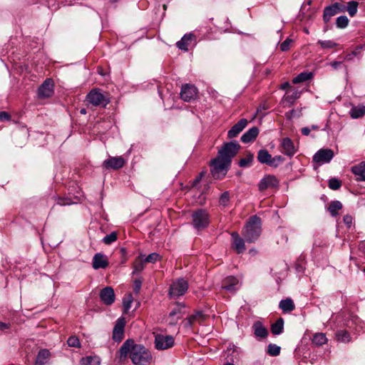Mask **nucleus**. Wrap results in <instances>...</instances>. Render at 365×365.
Listing matches in <instances>:
<instances>
[{
    "label": "nucleus",
    "instance_id": "f257e3e1",
    "mask_svg": "<svg viewBox=\"0 0 365 365\" xmlns=\"http://www.w3.org/2000/svg\"><path fill=\"white\" fill-rule=\"evenodd\" d=\"M120 359H125L128 355L135 365H148L153 357L150 351L140 344H135L133 339H127L119 350Z\"/></svg>",
    "mask_w": 365,
    "mask_h": 365
},
{
    "label": "nucleus",
    "instance_id": "f03ea898",
    "mask_svg": "<svg viewBox=\"0 0 365 365\" xmlns=\"http://www.w3.org/2000/svg\"><path fill=\"white\" fill-rule=\"evenodd\" d=\"M261 219L254 215L245 226L242 235L247 242H254L261 234Z\"/></svg>",
    "mask_w": 365,
    "mask_h": 365
},
{
    "label": "nucleus",
    "instance_id": "7ed1b4c3",
    "mask_svg": "<svg viewBox=\"0 0 365 365\" xmlns=\"http://www.w3.org/2000/svg\"><path fill=\"white\" fill-rule=\"evenodd\" d=\"M86 101L93 106L105 108L110 103V98L101 89L93 88L87 94Z\"/></svg>",
    "mask_w": 365,
    "mask_h": 365
},
{
    "label": "nucleus",
    "instance_id": "20e7f679",
    "mask_svg": "<svg viewBox=\"0 0 365 365\" xmlns=\"http://www.w3.org/2000/svg\"><path fill=\"white\" fill-rule=\"evenodd\" d=\"M230 165L229 162L217 156L211 162V173L215 179H221L225 176Z\"/></svg>",
    "mask_w": 365,
    "mask_h": 365
},
{
    "label": "nucleus",
    "instance_id": "39448f33",
    "mask_svg": "<svg viewBox=\"0 0 365 365\" xmlns=\"http://www.w3.org/2000/svg\"><path fill=\"white\" fill-rule=\"evenodd\" d=\"M240 145L237 141L225 143L218 150L217 156L231 163L232 158L237 153Z\"/></svg>",
    "mask_w": 365,
    "mask_h": 365
},
{
    "label": "nucleus",
    "instance_id": "423d86ee",
    "mask_svg": "<svg viewBox=\"0 0 365 365\" xmlns=\"http://www.w3.org/2000/svg\"><path fill=\"white\" fill-rule=\"evenodd\" d=\"M192 224L197 230L206 228L210 223V216L208 212L202 209H198L194 211L192 215Z\"/></svg>",
    "mask_w": 365,
    "mask_h": 365
},
{
    "label": "nucleus",
    "instance_id": "0eeeda50",
    "mask_svg": "<svg viewBox=\"0 0 365 365\" xmlns=\"http://www.w3.org/2000/svg\"><path fill=\"white\" fill-rule=\"evenodd\" d=\"M188 289L187 281L183 278L178 279L170 285L169 296L170 298H178L183 295Z\"/></svg>",
    "mask_w": 365,
    "mask_h": 365
},
{
    "label": "nucleus",
    "instance_id": "6e6552de",
    "mask_svg": "<svg viewBox=\"0 0 365 365\" xmlns=\"http://www.w3.org/2000/svg\"><path fill=\"white\" fill-rule=\"evenodd\" d=\"M197 93L198 91L195 86L185 83L181 87L180 98L185 102H190L197 98Z\"/></svg>",
    "mask_w": 365,
    "mask_h": 365
},
{
    "label": "nucleus",
    "instance_id": "1a4fd4ad",
    "mask_svg": "<svg viewBox=\"0 0 365 365\" xmlns=\"http://www.w3.org/2000/svg\"><path fill=\"white\" fill-rule=\"evenodd\" d=\"M54 82L51 78H46L38 89V96L41 99L51 97L54 92Z\"/></svg>",
    "mask_w": 365,
    "mask_h": 365
},
{
    "label": "nucleus",
    "instance_id": "9d476101",
    "mask_svg": "<svg viewBox=\"0 0 365 365\" xmlns=\"http://www.w3.org/2000/svg\"><path fill=\"white\" fill-rule=\"evenodd\" d=\"M174 345V338L170 335L158 334L155 338V346L158 350H165Z\"/></svg>",
    "mask_w": 365,
    "mask_h": 365
},
{
    "label": "nucleus",
    "instance_id": "9b49d317",
    "mask_svg": "<svg viewBox=\"0 0 365 365\" xmlns=\"http://www.w3.org/2000/svg\"><path fill=\"white\" fill-rule=\"evenodd\" d=\"M334 152L329 148H322L319 150L313 156L314 162L319 164H325L329 163L334 158Z\"/></svg>",
    "mask_w": 365,
    "mask_h": 365
},
{
    "label": "nucleus",
    "instance_id": "f8f14e48",
    "mask_svg": "<svg viewBox=\"0 0 365 365\" xmlns=\"http://www.w3.org/2000/svg\"><path fill=\"white\" fill-rule=\"evenodd\" d=\"M185 314V306L182 303H176L174 308L170 311L169 314V318L170 319V324H176L178 321L182 318Z\"/></svg>",
    "mask_w": 365,
    "mask_h": 365
},
{
    "label": "nucleus",
    "instance_id": "ddd939ff",
    "mask_svg": "<svg viewBox=\"0 0 365 365\" xmlns=\"http://www.w3.org/2000/svg\"><path fill=\"white\" fill-rule=\"evenodd\" d=\"M125 326V320L123 317L117 319L113 330V339L118 342L122 341L124 336V328Z\"/></svg>",
    "mask_w": 365,
    "mask_h": 365
},
{
    "label": "nucleus",
    "instance_id": "4468645a",
    "mask_svg": "<svg viewBox=\"0 0 365 365\" xmlns=\"http://www.w3.org/2000/svg\"><path fill=\"white\" fill-rule=\"evenodd\" d=\"M279 180L274 175H268L263 178L259 182L258 187L260 191H264L268 188H274L278 187Z\"/></svg>",
    "mask_w": 365,
    "mask_h": 365
},
{
    "label": "nucleus",
    "instance_id": "2eb2a0df",
    "mask_svg": "<svg viewBox=\"0 0 365 365\" xmlns=\"http://www.w3.org/2000/svg\"><path fill=\"white\" fill-rule=\"evenodd\" d=\"M101 302L106 305H111L115 301L114 290L111 287H106L99 293Z\"/></svg>",
    "mask_w": 365,
    "mask_h": 365
},
{
    "label": "nucleus",
    "instance_id": "dca6fc26",
    "mask_svg": "<svg viewBox=\"0 0 365 365\" xmlns=\"http://www.w3.org/2000/svg\"><path fill=\"white\" fill-rule=\"evenodd\" d=\"M125 160L123 157H111L103 162V166L106 169H119L125 165Z\"/></svg>",
    "mask_w": 365,
    "mask_h": 365
},
{
    "label": "nucleus",
    "instance_id": "f3484780",
    "mask_svg": "<svg viewBox=\"0 0 365 365\" xmlns=\"http://www.w3.org/2000/svg\"><path fill=\"white\" fill-rule=\"evenodd\" d=\"M281 147L282 148V152L289 157L293 156L296 153L294 143L289 138L282 139L281 142Z\"/></svg>",
    "mask_w": 365,
    "mask_h": 365
},
{
    "label": "nucleus",
    "instance_id": "a211bd4d",
    "mask_svg": "<svg viewBox=\"0 0 365 365\" xmlns=\"http://www.w3.org/2000/svg\"><path fill=\"white\" fill-rule=\"evenodd\" d=\"M108 265V261L106 255L97 253L93 258V267L95 269H105Z\"/></svg>",
    "mask_w": 365,
    "mask_h": 365
},
{
    "label": "nucleus",
    "instance_id": "6ab92c4d",
    "mask_svg": "<svg viewBox=\"0 0 365 365\" xmlns=\"http://www.w3.org/2000/svg\"><path fill=\"white\" fill-rule=\"evenodd\" d=\"M247 120L245 118H242L234 125L227 133L229 138H233L236 137L242 130L247 126Z\"/></svg>",
    "mask_w": 365,
    "mask_h": 365
},
{
    "label": "nucleus",
    "instance_id": "aec40b11",
    "mask_svg": "<svg viewBox=\"0 0 365 365\" xmlns=\"http://www.w3.org/2000/svg\"><path fill=\"white\" fill-rule=\"evenodd\" d=\"M51 354L48 349H40L36 355L35 365H46L48 363Z\"/></svg>",
    "mask_w": 365,
    "mask_h": 365
},
{
    "label": "nucleus",
    "instance_id": "412c9836",
    "mask_svg": "<svg viewBox=\"0 0 365 365\" xmlns=\"http://www.w3.org/2000/svg\"><path fill=\"white\" fill-rule=\"evenodd\" d=\"M351 170L357 181H365V162L352 166Z\"/></svg>",
    "mask_w": 365,
    "mask_h": 365
},
{
    "label": "nucleus",
    "instance_id": "4be33fe9",
    "mask_svg": "<svg viewBox=\"0 0 365 365\" xmlns=\"http://www.w3.org/2000/svg\"><path fill=\"white\" fill-rule=\"evenodd\" d=\"M254 334L257 338L264 339L268 335L267 329L263 326L262 323L259 321L255 322L252 325Z\"/></svg>",
    "mask_w": 365,
    "mask_h": 365
},
{
    "label": "nucleus",
    "instance_id": "5701e85b",
    "mask_svg": "<svg viewBox=\"0 0 365 365\" xmlns=\"http://www.w3.org/2000/svg\"><path fill=\"white\" fill-rule=\"evenodd\" d=\"M232 239L233 240V247L237 253H242L245 250V241L242 239L238 233L232 232L231 234Z\"/></svg>",
    "mask_w": 365,
    "mask_h": 365
},
{
    "label": "nucleus",
    "instance_id": "b1692460",
    "mask_svg": "<svg viewBox=\"0 0 365 365\" xmlns=\"http://www.w3.org/2000/svg\"><path fill=\"white\" fill-rule=\"evenodd\" d=\"M259 134V129L257 127H252L245 132L241 137L242 142L245 143L254 140Z\"/></svg>",
    "mask_w": 365,
    "mask_h": 365
},
{
    "label": "nucleus",
    "instance_id": "393cba45",
    "mask_svg": "<svg viewBox=\"0 0 365 365\" xmlns=\"http://www.w3.org/2000/svg\"><path fill=\"white\" fill-rule=\"evenodd\" d=\"M238 284V279L232 276L227 277L223 281L222 288L229 292L235 290V286Z\"/></svg>",
    "mask_w": 365,
    "mask_h": 365
},
{
    "label": "nucleus",
    "instance_id": "a878e982",
    "mask_svg": "<svg viewBox=\"0 0 365 365\" xmlns=\"http://www.w3.org/2000/svg\"><path fill=\"white\" fill-rule=\"evenodd\" d=\"M193 35L191 34H185L180 41H178L177 47L182 51H187L188 50V45L193 38Z\"/></svg>",
    "mask_w": 365,
    "mask_h": 365
},
{
    "label": "nucleus",
    "instance_id": "bb28decb",
    "mask_svg": "<svg viewBox=\"0 0 365 365\" xmlns=\"http://www.w3.org/2000/svg\"><path fill=\"white\" fill-rule=\"evenodd\" d=\"M350 116L353 119L359 118L365 115V106L359 105L353 106L349 111Z\"/></svg>",
    "mask_w": 365,
    "mask_h": 365
},
{
    "label": "nucleus",
    "instance_id": "cd10ccee",
    "mask_svg": "<svg viewBox=\"0 0 365 365\" xmlns=\"http://www.w3.org/2000/svg\"><path fill=\"white\" fill-rule=\"evenodd\" d=\"M279 307L284 312H290L295 308L293 301L289 298L281 300Z\"/></svg>",
    "mask_w": 365,
    "mask_h": 365
},
{
    "label": "nucleus",
    "instance_id": "c85d7f7f",
    "mask_svg": "<svg viewBox=\"0 0 365 365\" xmlns=\"http://www.w3.org/2000/svg\"><path fill=\"white\" fill-rule=\"evenodd\" d=\"M272 155L265 149L259 150L257 154V160L260 163L269 165Z\"/></svg>",
    "mask_w": 365,
    "mask_h": 365
},
{
    "label": "nucleus",
    "instance_id": "c756f323",
    "mask_svg": "<svg viewBox=\"0 0 365 365\" xmlns=\"http://www.w3.org/2000/svg\"><path fill=\"white\" fill-rule=\"evenodd\" d=\"M342 208V204L339 200L331 201L329 205L328 210L331 215L335 217L338 215V212Z\"/></svg>",
    "mask_w": 365,
    "mask_h": 365
},
{
    "label": "nucleus",
    "instance_id": "7c9ffc66",
    "mask_svg": "<svg viewBox=\"0 0 365 365\" xmlns=\"http://www.w3.org/2000/svg\"><path fill=\"white\" fill-rule=\"evenodd\" d=\"M283 329L284 320L282 318L278 319L271 327L272 333L274 335L280 334L283 331Z\"/></svg>",
    "mask_w": 365,
    "mask_h": 365
},
{
    "label": "nucleus",
    "instance_id": "2f4dec72",
    "mask_svg": "<svg viewBox=\"0 0 365 365\" xmlns=\"http://www.w3.org/2000/svg\"><path fill=\"white\" fill-rule=\"evenodd\" d=\"M327 342V338L324 333H317L313 336L312 343L316 346H322Z\"/></svg>",
    "mask_w": 365,
    "mask_h": 365
},
{
    "label": "nucleus",
    "instance_id": "473e14b6",
    "mask_svg": "<svg viewBox=\"0 0 365 365\" xmlns=\"http://www.w3.org/2000/svg\"><path fill=\"white\" fill-rule=\"evenodd\" d=\"M336 340L339 342L348 343L351 341V336L346 330H339L336 333Z\"/></svg>",
    "mask_w": 365,
    "mask_h": 365
},
{
    "label": "nucleus",
    "instance_id": "72a5a7b5",
    "mask_svg": "<svg viewBox=\"0 0 365 365\" xmlns=\"http://www.w3.org/2000/svg\"><path fill=\"white\" fill-rule=\"evenodd\" d=\"M312 76V73L310 72H302L294 78L292 82L293 83H302L311 79Z\"/></svg>",
    "mask_w": 365,
    "mask_h": 365
},
{
    "label": "nucleus",
    "instance_id": "f704fd0d",
    "mask_svg": "<svg viewBox=\"0 0 365 365\" xmlns=\"http://www.w3.org/2000/svg\"><path fill=\"white\" fill-rule=\"evenodd\" d=\"M336 10H335L333 6H329L326 7L324 10L323 19L326 23H327L329 21L331 18L336 15Z\"/></svg>",
    "mask_w": 365,
    "mask_h": 365
},
{
    "label": "nucleus",
    "instance_id": "c9c22d12",
    "mask_svg": "<svg viewBox=\"0 0 365 365\" xmlns=\"http://www.w3.org/2000/svg\"><path fill=\"white\" fill-rule=\"evenodd\" d=\"M133 298L130 293L127 294L123 299V313H128L131 307Z\"/></svg>",
    "mask_w": 365,
    "mask_h": 365
},
{
    "label": "nucleus",
    "instance_id": "e433bc0d",
    "mask_svg": "<svg viewBox=\"0 0 365 365\" xmlns=\"http://www.w3.org/2000/svg\"><path fill=\"white\" fill-rule=\"evenodd\" d=\"M144 255H140L138 257L134 262V271L133 273L140 272L144 269V264L145 262L143 259Z\"/></svg>",
    "mask_w": 365,
    "mask_h": 365
},
{
    "label": "nucleus",
    "instance_id": "4c0bfd02",
    "mask_svg": "<svg viewBox=\"0 0 365 365\" xmlns=\"http://www.w3.org/2000/svg\"><path fill=\"white\" fill-rule=\"evenodd\" d=\"M359 3L356 1H349L346 10L348 11L351 17L354 16L358 11Z\"/></svg>",
    "mask_w": 365,
    "mask_h": 365
},
{
    "label": "nucleus",
    "instance_id": "58836bf2",
    "mask_svg": "<svg viewBox=\"0 0 365 365\" xmlns=\"http://www.w3.org/2000/svg\"><path fill=\"white\" fill-rule=\"evenodd\" d=\"M81 365H100V359L98 356H87L81 359Z\"/></svg>",
    "mask_w": 365,
    "mask_h": 365
},
{
    "label": "nucleus",
    "instance_id": "ea45409f",
    "mask_svg": "<svg viewBox=\"0 0 365 365\" xmlns=\"http://www.w3.org/2000/svg\"><path fill=\"white\" fill-rule=\"evenodd\" d=\"M280 346L274 344H269L267 346V352L270 356H277L280 354Z\"/></svg>",
    "mask_w": 365,
    "mask_h": 365
},
{
    "label": "nucleus",
    "instance_id": "a19ab883",
    "mask_svg": "<svg viewBox=\"0 0 365 365\" xmlns=\"http://www.w3.org/2000/svg\"><path fill=\"white\" fill-rule=\"evenodd\" d=\"M349 19L346 16H340L336 20V25L339 29H344L349 24Z\"/></svg>",
    "mask_w": 365,
    "mask_h": 365
},
{
    "label": "nucleus",
    "instance_id": "79ce46f5",
    "mask_svg": "<svg viewBox=\"0 0 365 365\" xmlns=\"http://www.w3.org/2000/svg\"><path fill=\"white\" fill-rule=\"evenodd\" d=\"M143 259L145 263H155L160 259V256L157 252H153L148 255L147 257H143Z\"/></svg>",
    "mask_w": 365,
    "mask_h": 365
},
{
    "label": "nucleus",
    "instance_id": "37998d69",
    "mask_svg": "<svg viewBox=\"0 0 365 365\" xmlns=\"http://www.w3.org/2000/svg\"><path fill=\"white\" fill-rule=\"evenodd\" d=\"M117 240V234L115 232H113L109 235H107L105 236L102 241L106 245H110L111 243L114 242Z\"/></svg>",
    "mask_w": 365,
    "mask_h": 365
},
{
    "label": "nucleus",
    "instance_id": "c03bdc74",
    "mask_svg": "<svg viewBox=\"0 0 365 365\" xmlns=\"http://www.w3.org/2000/svg\"><path fill=\"white\" fill-rule=\"evenodd\" d=\"M341 182L337 178H333L329 180V187L331 190H336L341 187Z\"/></svg>",
    "mask_w": 365,
    "mask_h": 365
},
{
    "label": "nucleus",
    "instance_id": "a18cd8bd",
    "mask_svg": "<svg viewBox=\"0 0 365 365\" xmlns=\"http://www.w3.org/2000/svg\"><path fill=\"white\" fill-rule=\"evenodd\" d=\"M317 43L319 44L322 48H332L337 46L336 43H335L332 41H330V40H327V41L319 40V41H318Z\"/></svg>",
    "mask_w": 365,
    "mask_h": 365
},
{
    "label": "nucleus",
    "instance_id": "49530a36",
    "mask_svg": "<svg viewBox=\"0 0 365 365\" xmlns=\"http://www.w3.org/2000/svg\"><path fill=\"white\" fill-rule=\"evenodd\" d=\"M284 160V158L282 155H276L274 157H272V159L270 160L269 166L273 168H277L282 163H283Z\"/></svg>",
    "mask_w": 365,
    "mask_h": 365
},
{
    "label": "nucleus",
    "instance_id": "de8ad7c7",
    "mask_svg": "<svg viewBox=\"0 0 365 365\" xmlns=\"http://www.w3.org/2000/svg\"><path fill=\"white\" fill-rule=\"evenodd\" d=\"M230 202V192L228 191L224 192L220 197L219 202L221 205L225 207Z\"/></svg>",
    "mask_w": 365,
    "mask_h": 365
},
{
    "label": "nucleus",
    "instance_id": "09e8293b",
    "mask_svg": "<svg viewBox=\"0 0 365 365\" xmlns=\"http://www.w3.org/2000/svg\"><path fill=\"white\" fill-rule=\"evenodd\" d=\"M253 160V155L249 154L246 158H242L239 161V165L242 168L250 165Z\"/></svg>",
    "mask_w": 365,
    "mask_h": 365
},
{
    "label": "nucleus",
    "instance_id": "8fccbe9b",
    "mask_svg": "<svg viewBox=\"0 0 365 365\" xmlns=\"http://www.w3.org/2000/svg\"><path fill=\"white\" fill-rule=\"evenodd\" d=\"M67 344L71 347H79L80 346L79 339L75 336H70L67 340Z\"/></svg>",
    "mask_w": 365,
    "mask_h": 365
},
{
    "label": "nucleus",
    "instance_id": "3c124183",
    "mask_svg": "<svg viewBox=\"0 0 365 365\" xmlns=\"http://www.w3.org/2000/svg\"><path fill=\"white\" fill-rule=\"evenodd\" d=\"M292 43V40L291 38H287L284 42H282L280 45V50L282 51H287L289 49L290 45Z\"/></svg>",
    "mask_w": 365,
    "mask_h": 365
},
{
    "label": "nucleus",
    "instance_id": "603ef678",
    "mask_svg": "<svg viewBox=\"0 0 365 365\" xmlns=\"http://www.w3.org/2000/svg\"><path fill=\"white\" fill-rule=\"evenodd\" d=\"M73 202L70 198L58 197L56 200V204L58 205H69Z\"/></svg>",
    "mask_w": 365,
    "mask_h": 365
},
{
    "label": "nucleus",
    "instance_id": "864d4df0",
    "mask_svg": "<svg viewBox=\"0 0 365 365\" xmlns=\"http://www.w3.org/2000/svg\"><path fill=\"white\" fill-rule=\"evenodd\" d=\"M333 7L336 10V13L344 12L346 11V6L340 3H334L332 4Z\"/></svg>",
    "mask_w": 365,
    "mask_h": 365
},
{
    "label": "nucleus",
    "instance_id": "5fc2aeb1",
    "mask_svg": "<svg viewBox=\"0 0 365 365\" xmlns=\"http://www.w3.org/2000/svg\"><path fill=\"white\" fill-rule=\"evenodd\" d=\"M141 285H142V282L140 279H135L134 281L133 291L135 293H138L139 291L140 290Z\"/></svg>",
    "mask_w": 365,
    "mask_h": 365
},
{
    "label": "nucleus",
    "instance_id": "6e6d98bb",
    "mask_svg": "<svg viewBox=\"0 0 365 365\" xmlns=\"http://www.w3.org/2000/svg\"><path fill=\"white\" fill-rule=\"evenodd\" d=\"M344 222L347 225L348 227H350L352 224L353 218L350 215H345L343 218Z\"/></svg>",
    "mask_w": 365,
    "mask_h": 365
},
{
    "label": "nucleus",
    "instance_id": "4d7b16f0",
    "mask_svg": "<svg viewBox=\"0 0 365 365\" xmlns=\"http://www.w3.org/2000/svg\"><path fill=\"white\" fill-rule=\"evenodd\" d=\"M9 119L10 116L6 112L0 113V120H8Z\"/></svg>",
    "mask_w": 365,
    "mask_h": 365
},
{
    "label": "nucleus",
    "instance_id": "13d9d810",
    "mask_svg": "<svg viewBox=\"0 0 365 365\" xmlns=\"http://www.w3.org/2000/svg\"><path fill=\"white\" fill-rule=\"evenodd\" d=\"M330 65L331 66V67L334 68V69H337L339 68V66L341 65V62L340 61H333L330 63Z\"/></svg>",
    "mask_w": 365,
    "mask_h": 365
},
{
    "label": "nucleus",
    "instance_id": "bf43d9fd",
    "mask_svg": "<svg viewBox=\"0 0 365 365\" xmlns=\"http://www.w3.org/2000/svg\"><path fill=\"white\" fill-rule=\"evenodd\" d=\"M10 327L9 324L4 323L0 322V330H4Z\"/></svg>",
    "mask_w": 365,
    "mask_h": 365
},
{
    "label": "nucleus",
    "instance_id": "052dcab7",
    "mask_svg": "<svg viewBox=\"0 0 365 365\" xmlns=\"http://www.w3.org/2000/svg\"><path fill=\"white\" fill-rule=\"evenodd\" d=\"M195 315L190 316L187 319L188 325L191 326L193 322L195 321Z\"/></svg>",
    "mask_w": 365,
    "mask_h": 365
},
{
    "label": "nucleus",
    "instance_id": "680f3d73",
    "mask_svg": "<svg viewBox=\"0 0 365 365\" xmlns=\"http://www.w3.org/2000/svg\"><path fill=\"white\" fill-rule=\"evenodd\" d=\"M310 131H311V130L309 128H307V127L303 128L302 129V133L304 135H309V133H310Z\"/></svg>",
    "mask_w": 365,
    "mask_h": 365
},
{
    "label": "nucleus",
    "instance_id": "e2e57ef3",
    "mask_svg": "<svg viewBox=\"0 0 365 365\" xmlns=\"http://www.w3.org/2000/svg\"><path fill=\"white\" fill-rule=\"evenodd\" d=\"M289 86H290L289 83L288 82H285L284 83H283L282 85L281 88H282V89H286Z\"/></svg>",
    "mask_w": 365,
    "mask_h": 365
},
{
    "label": "nucleus",
    "instance_id": "0e129e2a",
    "mask_svg": "<svg viewBox=\"0 0 365 365\" xmlns=\"http://www.w3.org/2000/svg\"><path fill=\"white\" fill-rule=\"evenodd\" d=\"M312 128L313 130H317V129H318V126H317V125H312Z\"/></svg>",
    "mask_w": 365,
    "mask_h": 365
},
{
    "label": "nucleus",
    "instance_id": "69168bd1",
    "mask_svg": "<svg viewBox=\"0 0 365 365\" xmlns=\"http://www.w3.org/2000/svg\"><path fill=\"white\" fill-rule=\"evenodd\" d=\"M81 113H83V114H85L86 113V110L84 108L81 109Z\"/></svg>",
    "mask_w": 365,
    "mask_h": 365
},
{
    "label": "nucleus",
    "instance_id": "338daca9",
    "mask_svg": "<svg viewBox=\"0 0 365 365\" xmlns=\"http://www.w3.org/2000/svg\"><path fill=\"white\" fill-rule=\"evenodd\" d=\"M225 365H234L233 364H231V363H227L225 364Z\"/></svg>",
    "mask_w": 365,
    "mask_h": 365
},
{
    "label": "nucleus",
    "instance_id": "774afa93",
    "mask_svg": "<svg viewBox=\"0 0 365 365\" xmlns=\"http://www.w3.org/2000/svg\"><path fill=\"white\" fill-rule=\"evenodd\" d=\"M304 31L308 34V30L307 29H305Z\"/></svg>",
    "mask_w": 365,
    "mask_h": 365
}]
</instances>
